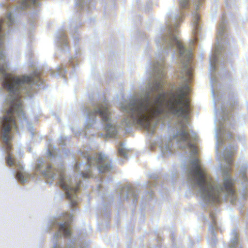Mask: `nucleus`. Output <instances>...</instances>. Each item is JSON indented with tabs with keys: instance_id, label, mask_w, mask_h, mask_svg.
<instances>
[{
	"instance_id": "b1692460",
	"label": "nucleus",
	"mask_w": 248,
	"mask_h": 248,
	"mask_svg": "<svg viewBox=\"0 0 248 248\" xmlns=\"http://www.w3.org/2000/svg\"><path fill=\"white\" fill-rule=\"evenodd\" d=\"M165 74L163 73L162 74V77H163L164 76H165Z\"/></svg>"
},
{
	"instance_id": "4468645a",
	"label": "nucleus",
	"mask_w": 248,
	"mask_h": 248,
	"mask_svg": "<svg viewBox=\"0 0 248 248\" xmlns=\"http://www.w3.org/2000/svg\"><path fill=\"white\" fill-rule=\"evenodd\" d=\"M16 177L22 183H24L25 181L23 175L20 172H17Z\"/></svg>"
},
{
	"instance_id": "4be33fe9",
	"label": "nucleus",
	"mask_w": 248,
	"mask_h": 248,
	"mask_svg": "<svg viewBox=\"0 0 248 248\" xmlns=\"http://www.w3.org/2000/svg\"><path fill=\"white\" fill-rule=\"evenodd\" d=\"M232 159H231V160H230V161H229V163H232Z\"/></svg>"
},
{
	"instance_id": "412c9836",
	"label": "nucleus",
	"mask_w": 248,
	"mask_h": 248,
	"mask_svg": "<svg viewBox=\"0 0 248 248\" xmlns=\"http://www.w3.org/2000/svg\"><path fill=\"white\" fill-rule=\"evenodd\" d=\"M82 177H86V178L89 177V175H90L88 173H82Z\"/></svg>"
},
{
	"instance_id": "a211bd4d",
	"label": "nucleus",
	"mask_w": 248,
	"mask_h": 248,
	"mask_svg": "<svg viewBox=\"0 0 248 248\" xmlns=\"http://www.w3.org/2000/svg\"><path fill=\"white\" fill-rule=\"evenodd\" d=\"M235 152H232L230 153H227V154H225V158H226L227 157L229 156H232L235 154Z\"/></svg>"
},
{
	"instance_id": "1a4fd4ad",
	"label": "nucleus",
	"mask_w": 248,
	"mask_h": 248,
	"mask_svg": "<svg viewBox=\"0 0 248 248\" xmlns=\"http://www.w3.org/2000/svg\"><path fill=\"white\" fill-rule=\"evenodd\" d=\"M170 44L172 46L175 45L179 50L181 55H183L185 50L181 42L178 40L176 36L172 33L170 34Z\"/></svg>"
},
{
	"instance_id": "f3484780",
	"label": "nucleus",
	"mask_w": 248,
	"mask_h": 248,
	"mask_svg": "<svg viewBox=\"0 0 248 248\" xmlns=\"http://www.w3.org/2000/svg\"><path fill=\"white\" fill-rule=\"evenodd\" d=\"M196 21L194 22V26H195L196 30H197L198 28V20H199L200 17H199V15H196Z\"/></svg>"
},
{
	"instance_id": "0eeeda50",
	"label": "nucleus",
	"mask_w": 248,
	"mask_h": 248,
	"mask_svg": "<svg viewBox=\"0 0 248 248\" xmlns=\"http://www.w3.org/2000/svg\"><path fill=\"white\" fill-rule=\"evenodd\" d=\"M95 115H98L103 122H108L109 119L110 112L107 103L101 104L98 106L97 110L94 112Z\"/></svg>"
},
{
	"instance_id": "6e6552de",
	"label": "nucleus",
	"mask_w": 248,
	"mask_h": 248,
	"mask_svg": "<svg viewBox=\"0 0 248 248\" xmlns=\"http://www.w3.org/2000/svg\"><path fill=\"white\" fill-rule=\"evenodd\" d=\"M72 222V217H70V220L64 222L61 224L59 228V232L63 233L64 237H69L71 234V223Z\"/></svg>"
},
{
	"instance_id": "39448f33",
	"label": "nucleus",
	"mask_w": 248,
	"mask_h": 248,
	"mask_svg": "<svg viewBox=\"0 0 248 248\" xmlns=\"http://www.w3.org/2000/svg\"><path fill=\"white\" fill-rule=\"evenodd\" d=\"M45 165L46 166V170L42 171V174L46 178H54L55 174L58 173L60 175L59 184L60 186L64 190L66 191V198L71 201L72 206L76 205L77 202L73 199L76 196V193L79 188L80 182L75 187H72L65 181L63 171H58L52 169L51 166L49 164H45Z\"/></svg>"
},
{
	"instance_id": "20e7f679",
	"label": "nucleus",
	"mask_w": 248,
	"mask_h": 248,
	"mask_svg": "<svg viewBox=\"0 0 248 248\" xmlns=\"http://www.w3.org/2000/svg\"><path fill=\"white\" fill-rule=\"evenodd\" d=\"M186 89L185 87H180L176 90L175 92L170 91L168 93V98L165 102V105L170 113L187 119L190 108Z\"/></svg>"
},
{
	"instance_id": "f03ea898",
	"label": "nucleus",
	"mask_w": 248,
	"mask_h": 248,
	"mask_svg": "<svg viewBox=\"0 0 248 248\" xmlns=\"http://www.w3.org/2000/svg\"><path fill=\"white\" fill-rule=\"evenodd\" d=\"M192 164L190 173L196 179L197 184L200 187V193L204 199L214 203H219L220 195L224 192L227 193V196H230L235 199L234 183L230 176L224 179L223 187H214L212 179L207 173L205 169L201 167L199 160L195 159Z\"/></svg>"
},
{
	"instance_id": "5701e85b",
	"label": "nucleus",
	"mask_w": 248,
	"mask_h": 248,
	"mask_svg": "<svg viewBox=\"0 0 248 248\" xmlns=\"http://www.w3.org/2000/svg\"><path fill=\"white\" fill-rule=\"evenodd\" d=\"M190 71H187V74L189 75H190Z\"/></svg>"
},
{
	"instance_id": "dca6fc26",
	"label": "nucleus",
	"mask_w": 248,
	"mask_h": 248,
	"mask_svg": "<svg viewBox=\"0 0 248 248\" xmlns=\"http://www.w3.org/2000/svg\"><path fill=\"white\" fill-rule=\"evenodd\" d=\"M119 154L120 155L123 156H125L127 154V152L125 149L121 148L118 150Z\"/></svg>"
},
{
	"instance_id": "9b49d317",
	"label": "nucleus",
	"mask_w": 248,
	"mask_h": 248,
	"mask_svg": "<svg viewBox=\"0 0 248 248\" xmlns=\"http://www.w3.org/2000/svg\"><path fill=\"white\" fill-rule=\"evenodd\" d=\"M164 82L163 80L161 79L159 81H155L153 83L152 87V91L154 92H158L160 90H163Z\"/></svg>"
},
{
	"instance_id": "423d86ee",
	"label": "nucleus",
	"mask_w": 248,
	"mask_h": 248,
	"mask_svg": "<svg viewBox=\"0 0 248 248\" xmlns=\"http://www.w3.org/2000/svg\"><path fill=\"white\" fill-rule=\"evenodd\" d=\"M186 125H182V130L177 133V136L179 137L180 140L187 142V147L196 151V147L195 144L192 143L193 140H196V136L192 137L189 132L186 131Z\"/></svg>"
},
{
	"instance_id": "6ab92c4d",
	"label": "nucleus",
	"mask_w": 248,
	"mask_h": 248,
	"mask_svg": "<svg viewBox=\"0 0 248 248\" xmlns=\"http://www.w3.org/2000/svg\"><path fill=\"white\" fill-rule=\"evenodd\" d=\"M112 126L111 124H108L105 127V129H106L107 131H108L109 130V128H112Z\"/></svg>"
},
{
	"instance_id": "2eb2a0df",
	"label": "nucleus",
	"mask_w": 248,
	"mask_h": 248,
	"mask_svg": "<svg viewBox=\"0 0 248 248\" xmlns=\"http://www.w3.org/2000/svg\"><path fill=\"white\" fill-rule=\"evenodd\" d=\"M188 2H189V0H180V4L181 7H182V8L186 7L188 5Z\"/></svg>"
},
{
	"instance_id": "ddd939ff",
	"label": "nucleus",
	"mask_w": 248,
	"mask_h": 248,
	"mask_svg": "<svg viewBox=\"0 0 248 248\" xmlns=\"http://www.w3.org/2000/svg\"><path fill=\"white\" fill-rule=\"evenodd\" d=\"M36 0H24L22 3L23 8H27L31 5H34Z\"/></svg>"
},
{
	"instance_id": "7ed1b4c3",
	"label": "nucleus",
	"mask_w": 248,
	"mask_h": 248,
	"mask_svg": "<svg viewBox=\"0 0 248 248\" xmlns=\"http://www.w3.org/2000/svg\"><path fill=\"white\" fill-rule=\"evenodd\" d=\"M166 95L165 92L158 94L153 102L149 98L137 100L128 105V113L134 123L149 130L151 121L163 111V105Z\"/></svg>"
},
{
	"instance_id": "f257e3e1",
	"label": "nucleus",
	"mask_w": 248,
	"mask_h": 248,
	"mask_svg": "<svg viewBox=\"0 0 248 248\" xmlns=\"http://www.w3.org/2000/svg\"><path fill=\"white\" fill-rule=\"evenodd\" d=\"M6 65L3 64L0 66V79H3L2 85L10 93V103L7 113L3 117L2 121L1 137L6 148L7 156L6 162L8 166H12L14 164L15 159L12 157L10 151L12 149L11 143L13 137L10 135L12 127L17 129L15 114L19 116L23 114L20 90L25 83L32 81L31 77L29 76H14L6 73Z\"/></svg>"
},
{
	"instance_id": "9d476101",
	"label": "nucleus",
	"mask_w": 248,
	"mask_h": 248,
	"mask_svg": "<svg viewBox=\"0 0 248 248\" xmlns=\"http://www.w3.org/2000/svg\"><path fill=\"white\" fill-rule=\"evenodd\" d=\"M106 157L102 155L101 154H96L93 158L88 157L87 158V163L89 166H91L93 163V161H95L97 164H101L104 162L106 160Z\"/></svg>"
},
{
	"instance_id": "aec40b11",
	"label": "nucleus",
	"mask_w": 248,
	"mask_h": 248,
	"mask_svg": "<svg viewBox=\"0 0 248 248\" xmlns=\"http://www.w3.org/2000/svg\"><path fill=\"white\" fill-rule=\"evenodd\" d=\"M44 165V163L41 162L40 164H38L37 166V170H40L42 166Z\"/></svg>"
},
{
	"instance_id": "f8f14e48",
	"label": "nucleus",
	"mask_w": 248,
	"mask_h": 248,
	"mask_svg": "<svg viewBox=\"0 0 248 248\" xmlns=\"http://www.w3.org/2000/svg\"><path fill=\"white\" fill-rule=\"evenodd\" d=\"M98 168L100 172L104 173L109 170L111 168V166L110 165L107 164L105 165L100 166Z\"/></svg>"
},
{
	"instance_id": "393cba45",
	"label": "nucleus",
	"mask_w": 248,
	"mask_h": 248,
	"mask_svg": "<svg viewBox=\"0 0 248 248\" xmlns=\"http://www.w3.org/2000/svg\"><path fill=\"white\" fill-rule=\"evenodd\" d=\"M231 202H232V203L233 202V201L232 200H231Z\"/></svg>"
}]
</instances>
